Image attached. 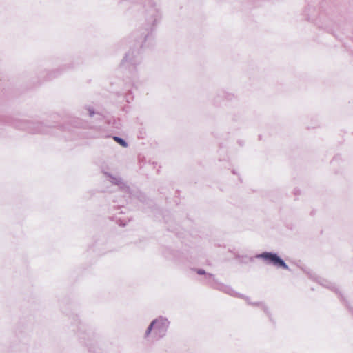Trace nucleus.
<instances>
[{
    "label": "nucleus",
    "mask_w": 353,
    "mask_h": 353,
    "mask_svg": "<svg viewBox=\"0 0 353 353\" xmlns=\"http://www.w3.org/2000/svg\"><path fill=\"white\" fill-rule=\"evenodd\" d=\"M170 322L166 318L159 316V318L153 320L144 334V338L147 339L150 335L152 329L154 327V333L158 334L159 337L165 336V332L169 327Z\"/></svg>",
    "instance_id": "nucleus-1"
},
{
    "label": "nucleus",
    "mask_w": 353,
    "mask_h": 353,
    "mask_svg": "<svg viewBox=\"0 0 353 353\" xmlns=\"http://www.w3.org/2000/svg\"><path fill=\"white\" fill-rule=\"evenodd\" d=\"M256 257L264 260L268 265H272L278 268L289 270V266L276 253L264 252L256 255Z\"/></svg>",
    "instance_id": "nucleus-2"
},
{
    "label": "nucleus",
    "mask_w": 353,
    "mask_h": 353,
    "mask_svg": "<svg viewBox=\"0 0 353 353\" xmlns=\"http://www.w3.org/2000/svg\"><path fill=\"white\" fill-rule=\"evenodd\" d=\"M107 180L109 181L110 182H111L112 183L119 186L121 189H123V188L128 189V188L125 186V185L122 182V181L120 178L114 177L111 175H108Z\"/></svg>",
    "instance_id": "nucleus-3"
},
{
    "label": "nucleus",
    "mask_w": 353,
    "mask_h": 353,
    "mask_svg": "<svg viewBox=\"0 0 353 353\" xmlns=\"http://www.w3.org/2000/svg\"><path fill=\"white\" fill-rule=\"evenodd\" d=\"M133 52H128L126 54L125 57L123 59L124 61H129L131 63H135L137 61L132 57Z\"/></svg>",
    "instance_id": "nucleus-4"
},
{
    "label": "nucleus",
    "mask_w": 353,
    "mask_h": 353,
    "mask_svg": "<svg viewBox=\"0 0 353 353\" xmlns=\"http://www.w3.org/2000/svg\"><path fill=\"white\" fill-rule=\"evenodd\" d=\"M113 139L117 143H118L121 146H123L124 148H126L128 146L126 141L125 140H123V139L118 137H114Z\"/></svg>",
    "instance_id": "nucleus-5"
},
{
    "label": "nucleus",
    "mask_w": 353,
    "mask_h": 353,
    "mask_svg": "<svg viewBox=\"0 0 353 353\" xmlns=\"http://www.w3.org/2000/svg\"><path fill=\"white\" fill-rule=\"evenodd\" d=\"M158 19H159V13L157 11H154V19L150 20V23L154 24L158 21Z\"/></svg>",
    "instance_id": "nucleus-6"
},
{
    "label": "nucleus",
    "mask_w": 353,
    "mask_h": 353,
    "mask_svg": "<svg viewBox=\"0 0 353 353\" xmlns=\"http://www.w3.org/2000/svg\"><path fill=\"white\" fill-rule=\"evenodd\" d=\"M85 110L88 112L90 117H93L94 115V109L91 106H86Z\"/></svg>",
    "instance_id": "nucleus-7"
},
{
    "label": "nucleus",
    "mask_w": 353,
    "mask_h": 353,
    "mask_svg": "<svg viewBox=\"0 0 353 353\" xmlns=\"http://www.w3.org/2000/svg\"><path fill=\"white\" fill-rule=\"evenodd\" d=\"M197 273L199 274L202 275V274H205V272L203 270L199 269V270H197Z\"/></svg>",
    "instance_id": "nucleus-8"
}]
</instances>
